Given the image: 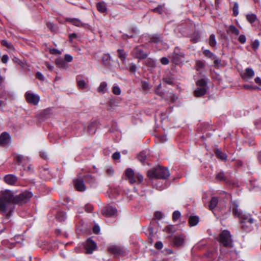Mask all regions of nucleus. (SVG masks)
Segmentation results:
<instances>
[{"label": "nucleus", "mask_w": 261, "mask_h": 261, "mask_svg": "<svg viewBox=\"0 0 261 261\" xmlns=\"http://www.w3.org/2000/svg\"><path fill=\"white\" fill-rule=\"evenodd\" d=\"M107 84L105 82L100 83L99 86L97 88V91L99 93H105L107 91Z\"/></svg>", "instance_id": "obj_37"}, {"label": "nucleus", "mask_w": 261, "mask_h": 261, "mask_svg": "<svg viewBox=\"0 0 261 261\" xmlns=\"http://www.w3.org/2000/svg\"><path fill=\"white\" fill-rule=\"evenodd\" d=\"M184 242V237L182 234L176 235L174 237L172 244L175 246H181Z\"/></svg>", "instance_id": "obj_18"}, {"label": "nucleus", "mask_w": 261, "mask_h": 261, "mask_svg": "<svg viewBox=\"0 0 261 261\" xmlns=\"http://www.w3.org/2000/svg\"><path fill=\"white\" fill-rule=\"evenodd\" d=\"M108 251L110 253H111L113 254H114V255L121 254L123 252L121 247H120L119 246H115V245L111 246H110L109 247H108Z\"/></svg>", "instance_id": "obj_21"}, {"label": "nucleus", "mask_w": 261, "mask_h": 261, "mask_svg": "<svg viewBox=\"0 0 261 261\" xmlns=\"http://www.w3.org/2000/svg\"><path fill=\"white\" fill-rule=\"evenodd\" d=\"M125 174L130 184H140L143 180V175L139 173H135L131 168H127L125 171Z\"/></svg>", "instance_id": "obj_3"}, {"label": "nucleus", "mask_w": 261, "mask_h": 261, "mask_svg": "<svg viewBox=\"0 0 261 261\" xmlns=\"http://www.w3.org/2000/svg\"><path fill=\"white\" fill-rule=\"evenodd\" d=\"M56 219L60 222H63L66 219V213L63 211L58 212L56 215Z\"/></svg>", "instance_id": "obj_31"}, {"label": "nucleus", "mask_w": 261, "mask_h": 261, "mask_svg": "<svg viewBox=\"0 0 261 261\" xmlns=\"http://www.w3.org/2000/svg\"><path fill=\"white\" fill-rule=\"evenodd\" d=\"M147 176L150 178L166 179L170 176V173L167 168L158 166L147 172Z\"/></svg>", "instance_id": "obj_2"}, {"label": "nucleus", "mask_w": 261, "mask_h": 261, "mask_svg": "<svg viewBox=\"0 0 261 261\" xmlns=\"http://www.w3.org/2000/svg\"><path fill=\"white\" fill-rule=\"evenodd\" d=\"M240 218V222L241 225L242 224H245L247 223H254L253 219L251 217L249 214H242L241 216L239 217Z\"/></svg>", "instance_id": "obj_17"}, {"label": "nucleus", "mask_w": 261, "mask_h": 261, "mask_svg": "<svg viewBox=\"0 0 261 261\" xmlns=\"http://www.w3.org/2000/svg\"><path fill=\"white\" fill-rule=\"evenodd\" d=\"M83 179H75L73 180L74 188L76 191L83 192L86 190V186Z\"/></svg>", "instance_id": "obj_14"}, {"label": "nucleus", "mask_w": 261, "mask_h": 261, "mask_svg": "<svg viewBox=\"0 0 261 261\" xmlns=\"http://www.w3.org/2000/svg\"><path fill=\"white\" fill-rule=\"evenodd\" d=\"M84 181L90 185L91 187L94 186L96 184L95 177L91 174H87L83 177Z\"/></svg>", "instance_id": "obj_20"}, {"label": "nucleus", "mask_w": 261, "mask_h": 261, "mask_svg": "<svg viewBox=\"0 0 261 261\" xmlns=\"http://www.w3.org/2000/svg\"><path fill=\"white\" fill-rule=\"evenodd\" d=\"M233 15L237 16L239 14V5L237 3H234L232 8Z\"/></svg>", "instance_id": "obj_49"}, {"label": "nucleus", "mask_w": 261, "mask_h": 261, "mask_svg": "<svg viewBox=\"0 0 261 261\" xmlns=\"http://www.w3.org/2000/svg\"><path fill=\"white\" fill-rule=\"evenodd\" d=\"M180 213L178 211H175L172 214V220L176 221L180 217Z\"/></svg>", "instance_id": "obj_52"}, {"label": "nucleus", "mask_w": 261, "mask_h": 261, "mask_svg": "<svg viewBox=\"0 0 261 261\" xmlns=\"http://www.w3.org/2000/svg\"><path fill=\"white\" fill-rule=\"evenodd\" d=\"M239 42L241 44H244L246 41V36L244 35H240L238 38Z\"/></svg>", "instance_id": "obj_57"}, {"label": "nucleus", "mask_w": 261, "mask_h": 261, "mask_svg": "<svg viewBox=\"0 0 261 261\" xmlns=\"http://www.w3.org/2000/svg\"><path fill=\"white\" fill-rule=\"evenodd\" d=\"M125 68L130 72L135 73L137 71V67L135 63H131L129 64L127 66H126Z\"/></svg>", "instance_id": "obj_35"}, {"label": "nucleus", "mask_w": 261, "mask_h": 261, "mask_svg": "<svg viewBox=\"0 0 261 261\" xmlns=\"http://www.w3.org/2000/svg\"><path fill=\"white\" fill-rule=\"evenodd\" d=\"M253 223H247L245 224H242L241 225L242 229L246 232H250L251 231L252 229V224Z\"/></svg>", "instance_id": "obj_32"}, {"label": "nucleus", "mask_w": 261, "mask_h": 261, "mask_svg": "<svg viewBox=\"0 0 261 261\" xmlns=\"http://www.w3.org/2000/svg\"><path fill=\"white\" fill-rule=\"evenodd\" d=\"M164 230L166 232L171 234L176 231V229L173 225H168L164 228Z\"/></svg>", "instance_id": "obj_46"}, {"label": "nucleus", "mask_w": 261, "mask_h": 261, "mask_svg": "<svg viewBox=\"0 0 261 261\" xmlns=\"http://www.w3.org/2000/svg\"><path fill=\"white\" fill-rule=\"evenodd\" d=\"M96 8L97 10L102 13H106L107 11L106 5L104 2H98L96 4Z\"/></svg>", "instance_id": "obj_28"}, {"label": "nucleus", "mask_w": 261, "mask_h": 261, "mask_svg": "<svg viewBox=\"0 0 261 261\" xmlns=\"http://www.w3.org/2000/svg\"><path fill=\"white\" fill-rule=\"evenodd\" d=\"M32 196V193L28 191H24L19 194L14 195V204L21 205L28 202Z\"/></svg>", "instance_id": "obj_4"}, {"label": "nucleus", "mask_w": 261, "mask_h": 261, "mask_svg": "<svg viewBox=\"0 0 261 261\" xmlns=\"http://www.w3.org/2000/svg\"><path fill=\"white\" fill-rule=\"evenodd\" d=\"M147 37L149 43L158 44L163 41V36L161 34L156 33L153 35H149Z\"/></svg>", "instance_id": "obj_12"}, {"label": "nucleus", "mask_w": 261, "mask_h": 261, "mask_svg": "<svg viewBox=\"0 0 261 261\" xmlns=\"http://www.w3.org/2000/svg\"><path fill=\"white\" fill-rule=\"evenodd\" d=\"M231 205L230 207V210H232V214L234 216L239 217L243 214L239 209V204L237 201H231Z\"/></svg>", "instance_id": "obj_15"}, {"label": "nucleus", "mask_w": 261, "mask_h": 261, "mask_svg": "<svg viewBox=\"0 0 261 261\" xmlns=\"http://www.w3.org/2000/svg\"><path fill=\"white\" fill-rule=\"evenodd\" d=\"M220 243L226 247H231L232 240L229 231L227 230H223L219 234Z\"/></svg>", "instance_id": "obj_7"}, {"label": "nucleus", "mask_w": 261, "mask_h": 261, "mask_svg": "<svg viewBox=\"0 0 261 261\" xmlns=\"http://www.w3.org/2000/svg\"><path fill=\"white\" fill-rule=\"evenodd\" d=\"M163 81L165 83L170 85H173L174 84L173 79L170 76L163 77Z\"/></svg>", "instance_id": "obj_48"}, {"label": "nucleus", "mask_w": 261, "mask_h": 261, "mask_svg": "<svg viewBox=\"0 0 261 261\" xmlns=\"http://www.w3.org/2000/svg\"><path fill=\"white\" fill-rule=\"evenodd\" d=\"M207 92V89L206 88L202 87L199 88L198 87L194 90V95L196 97H201L204 95Z\"/></svg>", "instance_id": "obj_25"}, {"label": "nucleus", "mask_w": 261, "mask_h": 261, "mask_svg": "<svg viewBox=\"0 0 261 261\" xmlns=\"http://www.w3.org/2000/svg\"><path fill=\"white\" fill-rule=\"evenodd\" d=\"M14 194L9 190H5L0 192V211L4 214L8 210V204H14Z\"/></svg>", "instance_id": "obj_1"}, {"label": "nucleus", "mask_w": 261, "mask_h": 261, "mask_svg": "<svg viewBox=\"0 0 261 261\" xmlns=\"http://www.w3.org/2000/svg\"><path fill=\"white\" fill-rule=\"evenodd\" d=\"M112 92L114 94L118 95L121 93V90L118 86H113Z\"/></svg>", "instance_id": "obj_53"}, {"label": "nucleus", "mask_w": 261, "mask_h": 261, "mask_svg": "<svg viewBox=\"0 0 261 261\" xmlns=\"http://www.w3.org/2000/svg\"><path fill=\"white\" fill-rule=\"evenodd\" d=\"M214 153L216 157L222 161H226L227 159V154L222 152L220 149L218 148H215L214 150Z\"/></svg>", "instance_id": "obj_23"}, {"label": "nucleus", "mask_w": 261, "mask_h": 261, "mask_svg": "<svg viewBox=\"0 0 261 261\" xmlns=\"http://www.w3.org/2000/svg\"><path fill=\"white\" fill-rule=\"evenodd\" d=\"M129 33L131 34H133L134 36H135L139 34V31L136 28L132 27L129 29Z\"/></svg>", "instance_id": "obj_54"}, {"label": "nucleus", "mask_w": 261, "mask_h": 261, "mask_svg": "<svg viewBox=\"0 0 261 261\" xmlns=\"http://www.w3.org/2000/svg\"><path fill=\"white\" fill-rule=\"evenodd\" d=\"M93 206L91 204H87L85 206V210L87 213H91L93 211Z\"/></svg>", "instance_id": "obj_55"}, {"label": "nucleus", "mask_w": 261, "mask_h": 261, "mask_svg": "<svg viewBox=\"0 0 261 261\" xmlns=\"http://www.w3.org/2000/svg\"><path fill=\"white\" fill-rule=\"evenodd\" d=\"M24 97L27 102L28 103L36 106L40 101V96L35 94L30 91H27L24 94Z\"/></svg>", "instance_id": "obj_8"}, {"label": "nucleus", "mask_w": 261, "mask_h": 261, "mask_svg": "<svg viewBox=\"0 0 261 261\" xmlns=\"http://www.w3.org/2000/svg\"><path fill=\"white\" fill-rule=\"evenodd\" d=\"M11 140V137L7 132H3L0 135V146H6Z\"/></svg>", "instance_id": "obj_13"}, {"label": "nucleus", "mask_w": 261, "mask_h": 261, "mask_svg": "<svg viewBox=\"0 0 261 261\" xmlns=\"http://www.w3.org/2000/svg\"><path fill=\"white\" fill-rule=\"evenodd\" d=\"M1 43L3 46H5L9 49H12L13 48L12 44L8 42L6 40H2L1 41Z\"/></svg>", "instance_id": "obj_47"}, {"label": "nucleus", "mask_w": 261, "mask_h": 261, "mask_svg": "<svg viewBox=\"0 0 261 261\" xmlns=\"http://www.w3.org/2000/svg\"><path fill=\"white\" fill-rule=\"evenodd\" d=\"M97 127L96 122H91L88 124L86 128L87 133L90 135H93L95 133ZM86 129V127L84 128Z\"/></svg>", "instance_id": "obj_24"}, {"label": "nucleus", "mask_w": 261, "mask_h": 261, "mask_svg": "<svg viewBox=\"0 0 261 261\" xmlns=\"http://www.w3.org/2000/svg\"><path fill=\"white\" fill-rule=\"evenodd\" d=\"M13 61L14 62L16 63L19 66H20V68L21 69H24L25 68V63L24 61L20 60L19 59H18L17 58H14L13 59Z\"/></svg>", "instance_id": "obj_42"}, {"label": "nucleus", "mask_w": 261, "mask_h": 261, "mask_svg": "<svg viewBox=\"0 0 261 261\" xmlns=\"http://www.w3.org/2000/svg\"><path fill=\"white\" fill-rule=\"evenodd\" d=\"M55 64L61 69H66L68 68V64L63 59L59 58L56 59Z\"/></svg>", "instance_id": "obj_22"}, {"label": "nucleus", "mask_w": 261, "mask_h": 261, "mask_svg": "<svg viewBox=\"0 0 261 261\" xmlns=\"http://www.w3.org/2000/svg\"><path fill=\"white\" fill-rule=\"evenodd\" d=\"M101 213L106 217H111L117 216V210L116 207L109 205L102 209Z\"/></svg>", "instance_id": "obj_11"}, {"label": "nucleus", "mask_w": 261, "mask_h": 261, "mask_svg": "<svg viewBox=\"0 0 261 261\" xmlns=\"http://www.w3.org/2000/svg\"><path fill=\"white\" fill-rule=\"evenodd\" d=\"M145 65L147 67H154L155 66V61L151 58H148L145 61Z\"/></svg>", "instance_id": "obj_44"}, {"label": "nucleus", "mask_w": 261, "mask_h": 261, "mask_svg": "<svg viewBox=\"0 0 261 261\" xmlns=\"http://www.w3.org/2000/svg\"><path fill=\"white\" fill-rule=\"evenodd\" d=\"M216 179L219 181H226L227 178L223 172H219L216 176Z\"/></svg>", "instance_id": "obj_38"}, {"label": "nucleus", "mask_w": 261, "mask_h": 261, "mask_svg": "<svg viewBox=\"0 0 261 261\" xmlns=\"http://www.w3.org/2000/svg\"><path fill=\"white\" fill-rule=\"evenodd\" d=\"M161 63L164 65H166L169 64V59L166 57H163L160 60Z\"/></svg>", "instance_id": "obj_64"}, {"label": "nucleus", "mask_w": 261, "mask_h": 261, "mask_svg": "<svg viewBox=\"0 0 261 261\" xmlns=\"http://www.w3.org/2000/svg\"><path fill=\"white\" fill-rule=\"evenodd\" d=\"M102 62L105 65H109L111 64V57L109 54H105L102 57Z\"/></svg>", "instance_id": "obj_39"}, {"label": "nucleus", "mask_w": 261, "mask_h": 261, "mask_svg": "<svg viewBox=\"0 0 261 261\" xmlns=\"http://www.w3.org/2000/svg\"><path fill=\"white\" fill-rule=\"evenodd\" d=\"M131 56L135 59L142 60L146 59L148 54L144 50L143 45H137L133 48L130 52Z\"/></svg>", "instance_id": "obj_5"}, {"label": "nucleus", "mask_w": 261, "mask_h": 261, "mask_svg": "<svg viewBox=\"0 0 261 261\" xmlns=\"http://www.w3.org/2000/svg\"><path fill=\"white\" fill-rule=\"evenodd\" d=\"M84 246L87 254H92L97 248L96 243L90 238L85 241Z\"/></svg>", "instance_id": "obj_10"}, {"label": "nucleus", "mask_w": 261, "mask_h": 261, "mask_svg": "<svg viewBox=\"0 0 261 261\" xmlns=\"http://www.w3.org/2000/svg\"><path fill=\"white\" fill-rule=\"evenodd\" d=\"M138 159L142 164H144L145 161L146 160V151H143L140 152L138 155Z\"/></svg>", "instance_id": "obj_40"}, {"label": "nucleus", "mask_w": 261, "mask_h": 261, "mask_svg": "<svg viewBox=\"0 0 261 261\" xmlns=\"http://www.w3.org/2000/svg\"><path fill=\"white\" fill-rule=\"evenodd\" d=\"M36 77L41 81H44L45 77L40 72H37L36 73Z\"/></svg>", "instance_id": "obj_59"}, {"label": "nucleus", "mask_w": 261, "mask_h": 261, "mask_svg": "<svg viewBox=\"0 0 261 261\" xmlns=\"http://www.w3.org/2000/svg\"><path fill=\"white\" fill-rule=\"evenodd\" d=\"M227 33H231L236 36H238L240 34L239 30L233 25H230L229 26Z\"/></svg>", "instance_id": "obj_33"}, {"label": "nucleus", "mask_w": 261, "mask_h": 261, "mask_svg": "<svg viewBox=\"0 0 261 261\" xmlns=\"http://www.w3.org/2000/svg\"><path fill=\"white\" fill-rule=\"evenodd\" d=\"M4 180L7 184L14 186L17 183L18 178L13 174H8L4 177Z\"/></svg>", "instance_id": "obj_16"}, {"label": "nucleus", "mask_w": 261, "mask_h": 261, "mask_svg": "<svg viewBox=\"0 0 261 261\" xmlns=\"http://www.w3.org/2000/svg\"><path fill=\"white\" fill-rule=\"evenodd\" d=\"M254 75V72L252 69L247 68L245 69L244 73L242 75L243 79L247 81L248 79L252 78Z\"/></svg>", "instance_id": "obj_19"}, {"label": "nucleus", "mask_w": 261, "mask_h": 261, "mask_svg": "<svg viewBox=\"0 0 261 261\" xmlns=\"http://www.w3.org/2000/svg\"><path fill=\"white\" fill-rule=\"evenodd\" d=\"M152 11L161 14L163 12V6L159 5L157 7L152 10Z\"/></svg>", "instance_id": "obj_56"}, {"label": "nucleus", "mask_w": 261, "mask_h": 261, "mask_svg": "<svg viewBox=\"0 0 261 261\" xmlns=\"http://www.w3.org/2000/svg\"><path fill=\"white\" fill-rule=\"evenodd\" d=\"M49 53L52 55H60L61 52L56 48H53L49 49Z\"/></svg>", "instance_id": "obj_60"}, {"label": "nucleus", "mask_w": 261, "mask_h": 261, "mask_svg": "<svg viewBox=\"0 0 261 261\" xmlns=\"http://www.w3.org/2000/svg\"><path fill=\"white\" fill-rule=\"evenodd\" d=\"M200 37L198 34L194 35L191 37V41L193 43H197L200 41Z\"/></svg>", "instance_id": "obj_50"}, {"label": "nucleus", "mask_w": 261, "mask_h": 261, "mask_svg": "<svg viewBox=\"0 0 261 261\" xmlns=\"http://www.w3.org/2000/svg\"><path fill=\"white\" fill-rule=\"evenodd\" d=\"M63 60L65 61L66 62H71L73 60V58L71 55L66 54L64 56V59Z\"/></svg>", "instance_id": "obj_63"}, {"label": "nucleus", "mask_w": 261, "mask_h": 261, "mask_svg": "<svg viewBox=\"0 0 261 261\" xmlns=\"http://www.w3.org/2000/svg\"><path fill=\"white\" fill-rule=\"evenodd\" d=\"M196 85L198 86L199 88L204 87L206 88L207 85V83L205 80L203 79H200L198 80L196 83Z\"/></svg>", "instance_id": "obj_43"}, {"label": "nucleus", "mask_w": 261, "mask_h": 261, "mask_svg": "<svg viewBox=\"0 0 261 261\" xmlns=\"http://www.w3.org/2000/svg\"><path fill=\"white\" fill-rule=\"evenodd\" d=\"M135 36L133 34H131L129 33V34H124L122 35V39L124 40H127L128 38H133Z\"/></svg>", "instance_id": "obj_58"}, {"label": "nucleus", "mask_w": 261, "mask_h": 261, "mask_svg": "<svg viewBox=\"0 0 261 261\" xmlns=\"http://www.w3.org/2000/svg\"><path fill=\"white\" fill-rule=\"evenodd\" d=\"M203 55L206 58L211 59H215L216 56L210 50L204 49L202 51Z\"/></svg>", "instance_id": "obj_36"}, {"label": "nucleus", "mask_w": 261, "mask_h": 261, "mask_svg": "<svg viewBox=\"0 0 261 261\" xmlns=\"http://www.w3.org/2000/svg\"><path fill=\"white\" fill-rule=\"evenodd\" d=\"M246 19L251 24L254 23L257 20V16L254 14H248L246 16Z\"/></svg>", "instance_id": "obj_34"}, {"label": "nucleus", "mask_w": 261, "mask_h": 261, "mask_svg": "<svg viewBox=\"0 0 261 261\" xmlns=\"http://www.w3.org/2000/svg\"><path fill=\"white\" fill-rule=\"evenodd\" d=\"M76 82L78 87L81 89H85L87 88V84L79 76L76 77Z\"/></svg>", "instance_id": "obj_27"}, {"label": "nucleus", "mask_w": 261, "mask_h": 261, "mask_svg": "<svg viewBox=\"0 0 261 261\" xmlns=\"http://www.w3.org/2000/svg\"><path fill=\"white\" fill-rule=\"evenodd\" d=\"M66 21L71 23V24L77 27L83 28L85 29L91 30V27L88 23H83L81 20L75 18H66Z\"/></svg>", "instance_id": "obj_9"}, {"label": "nucleus", "mask_w": 261, "mask_h": 261, "mask_svg": "<svg viewBox=\"0 0 261 261\" xmlns=\"http://www.w3.org/2000/svg\"><path fill=\"white\" fill-rule=\"evenodd\" d=\"M171 62L175 65H179L183 62L185 54L178 47H175L173 53L169 56Z\"/></svg>", "instance_id": "obj_6"}, {"label": "nucleus", "mask_w": 261, "mask_h": 261, "mask_svg": "<svg viewBox=\"0 0 261 261\" xmlns=\"http://www.w3.org/2000/svg\"><path fill=\"white\" fill-rule=\"evenodd\" d=\"M141 86L143 89L146 90H148L149 87V83L146 81H142L141 82Z\"/></svg>", "instance_id": "obj_62"}, {"label": "nucleus", "mask_w": 261, "mask_h": 261, "mask_svg": "<svg viewBox=\"0 0 261 261\" xmlns=\"http://www.w3.org/2000/svg\"><path fill=\"white\" fill-rule=\"evenodd\" d=\"M188 222L190 226H194L199 222V217L196 216H190Z\"/></svg>", "instance_id": "obj_30"}, {"label": "nucleus", "mask_w": 261, "mask_h": 261, "mask_svg": "<svg viewBox=\"0 0 261 261\" xmlns=\"http://www.w3.org/2000/svg\"><path fill=\"white\" fill-rule=\"evenodd\" d=\"M161 84H159L154 89L155 93L157 95L163 96L164 94V92H163L161 90Z\"/></svg>", "instance_id": "obj_45"}, {"label": "nucleus", "mask_w": 261, "mask_h": 261, "mask_svg": "<svg viewBox=\"0 0 261 261\" xmlns=\"http://www.w3.org/2000/svg\"><path fill=\"white\" fill-rule=\"evenodd\" d=\"M218 203V199L216 197H212L208 205L209 209L211 211L214 210Z\"/></svg>", "instance_id": "obj_29"}, {"label": "nucleus", "mask_w": 261, "mask_h": 261, "mask_svg": "<svg viewBox=\"0 0 261 261\" xmlns=\"http://www.w3.org/2000/svg\"><path fill=\"white\" fill-rule=\"evenodd\" d=\"M23 159V156L21 155H17L14 157V161L16 163V164L18 165H20Z\"/></svg>", "instance_id": "obj_51"}, {"label": "nucleus", "mask_w": 261, "mask_h": 261, "mask_svg": "<svg viewBox=\"0 0 261 261\" xmlns=\"http://www.w3.org/2000/svg\"><path fill=\"white\" fill-rule=\"evenodd\" d=\"M259 45V42L258 40H254L252 44V47L253 49L256 50L257 49Z\"/></svg>", "instance_id": "obj_61"}, {"label": "nucleus", "mask_w": 261, "mask_h": 261, "mask_svg": "<svg viewBox=\"0 0 261 261\" xmlns=\"http://www.w3.org/2000/svg\"><path fill=\"white\" fill-rule=\"evenodd\" d=\"M118 58L122 63H124L127 57V54L124 49H118L117 51Z\"/></svg>", "instance_id": "obj_26"}, {"label": "nucleus", "mask_w": 261, "mask_h": 261, "mask_svg": "<svg viewBox=\"0 0 261 261\" xmlns=\"http://www.w3.org/2000/svg\"><path fill=\"white\" fill-rule=\"evenodd\" d=\"M208 43H209V45L212 47H214L216 45L217 41L216 40L215 35L211 34L210 36Z\"/></svg>", "instance_id": "obj_41"}]
</instances>
